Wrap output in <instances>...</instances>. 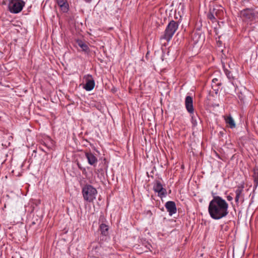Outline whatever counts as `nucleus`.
Listing matches in <instances>:
<instances>
[{
  "mask_svg": "<svg viewBox=\"0 0 258 258\" xmlns=\"http://www.w3.org/2000/svg\"><path fill=\"white\" fill-rule=\"evenodd\" d=\"M228 204L220 196H215L210 202L208 212L214 220H220L228 214Z\"/></svg>",
  "mask_w": 258,
  "mask_h": 258,
  "instance_id": "nucleus-1",
  "label": "nucleus"
},
{
  "mask_svg": "<svg viewBox=\"0 0 258 258\" xmlns=\"http://www.w3.org/2000/svg\"><path fill=\"white\" fill-rule=\"evenodd\" d=\"M82 192L84 200L89 203L94 201L97 194L96 189L89 184H86L83 187Z\"/></svg>",
  "mask_w": 258,
  "mask_h": 258,
  "instance_id": "nucleus-2",
  "label": "nucleus"
},
{
  "mask_svg": "<svg viewBox=\"0 0 258 258\" xmlns=\"http://www.w3.org/2000/svg\"><path fill=\"white\" fill-rule=\"evenodd\" d=\"M179 24L177 22L172 20L167 25L161 39H164L169 41L178 28Z\"/></svg>",
  "mask_w": 258,
  "mask_h": 258,
  "instance_id": "nucleus-3",
  "label": "nucleus"
},
{
  "mask_svg": "<svg viewBox=\"0 0 258 258\" xmlns=\"http://www.w3.org/2000/svg\"><path fill=\"white\" fill-rule=\"evenodd\" d=\"M25 5V3L22 0H10L8 9L11 13L17 14L22 10Z\"/></svg>",
  "mask_w": 258,
  "mask_h": 258,
  "instance_id": "nucleus-4",
  "label": "nucleus"
},
{
  "mask_svg": "<svg viewBox=\"0 0 258 258\" xmlns=\"http://www.w3.org/2000/svg\"><path fill=\"white\" fill-rule=\"evenodd\" d=\"M153 188L155 192L158 193V196L160 197H165L167 193L166 189L163 187L160 180H155Z\"/></svg>",
  "mask_w": 258,
  "mask_h": 258,
  "instance_id": "nucleus-5",
  "label": "nucleus"
},
{
  "mask_svg": "<svg viewBox=\"0 0 258 258\" xmlns=\"http://www.w3.org/2000/svg\"><path fill=\"white\" fill-rule=\"evenodd\" d=\"M240 17L245 21H252L254 20L253 10L245 9L240 12Z\"/></svg>",
  "mask_w": 258,
  "mask_h": 258,
  "instance_id": "nucleus-6",
  "label": "nucleus"
},
{
  "mask_svg": "<svg viewBox=\"0 0 258 258\" xmlns=\"http://www.w3.org/2000/svg\"><path fill=\"white\" fill-rule=\"evenodd\" d=\"M86 83L84 88L88 91H91L95 87V81L91 75H85L84 77Z\"/></svg>",
  "mask_w": 258,
  "mask_h": 258,
  "instance_id": "nucleus-7",
  "label": "nucleus"
},
{
  "mask_svg": "<svg viewBox=\"0 0 258 258\" xmlns=\"http://www.w3.org/2000/svg\"><path fill=\"white\" fill-rule=\"evenodd\" d=\"M165 207L169 213V215L172 216L176 213L177 209L175 202L173 201H168L165 203Z\"/></svg>",
  "mask_w": 258,
  "mask_h": 258,
  "instance_id": "nucleus-8",
  "label": "nucleus"
},
{
  "mask_svg": "<svg viewBox=\"0 0 258 258\" xmlns=\"http://www.w3.org/2000/svg\"><path fill=\"white\" fill-rule=\"evenodd\" d=\"M185 105L187 111L190 114H193L194 112V109L193 107V100L191 96H187L186 97L185 99Z\"/></svg>",
  "mask_w": 258,
  "mask_h": 258,
  "instance_id": "nucleus-9",
  "label": "nucleus"
},
{
  "mask_svg": "<svg viewBox=\"0 0 258 258\" xmlns=\"http://www.w3.org/2000/svg\"><path fill=\"white\" fill-rule=\"evenodd\" d=\"M85 157L87 159L88 163L93 166H95L97 163V157L91 152H86Z\"/></svg>",
  "mask_w": 258,
  "mask_h": 258,
  "instance_id": "nucleus-10",
  "label": "nucleus"
},
{
  "mask_svg": "<svg viewBox=\"0 0 258 258\" xmlns=\"http://www.w3.org/2000/svg\"><path fill=\"white\" fill-rule=\"evenodd\" d=\"M243 186H238L237 189L235 190V202L236 203H238L239 201L240 200L241 201H243Z\"/></svg>",
  "mask_w": 258,
  "mask_h": 258,
  "instance_id": "nucleus-11",
  "label": "nucleus"
},
{
  "mask_svg": "<svg viewBox=\"0 0 258 258\" xmlns=\"http://www.w3.org/2000/svg\"><path fill=\"white\" fill-rule=\"evenodd\" d=\"M225 121L227 124H228L231 128H233L235 127V123L234 119L231 115L225 116Z\"/></svg>",
  "mask_w": 258,
  "mask_h": 258,
  "instance_id": "nucleus-12",
  "label": "nucleus"
},
{
  "mask_svg": "<svg viewBox=\"0 0 258 258\" xmlns=\"http://www.w3.org/2000/svg\"><path fill=\"white\" fill-rule=\"evenodd\" d=\"M99 229L101 231V233L106 236L108 233V226L105 224H101L99 226Z\"/></svg>",
  "mask_w": 258,
  "mask_h": 258,
  "instance_id": "nucleus-13",
  "label": "nucleus"
},
{
  "mask_svg": "<svg viewBox=\"0 0 258 258\" xmlns=\"http://www.w3.org/2000/svg\"><path fill=\"white\" fill-rule=\"evenodd\" d=\"M223 68L224 73L228 79L230 80V82L233 81L234 80V77L233 76L231 71H229L227 68H226L225 65H223Z\"/></svg>",
  "mask_w": 258,
  "mask_h": 258,
  "instance_id": "nucleus-14",
  "label": "nucleus"
},
{
  "mask_svg": "<svg viewBox=\"0 0 258 258\" xmlns=\"http://www.w3.org/2000/svg\"><path fill=\"white\" fill-rule=\"evenodd\" d=\"M253 177L254 180V186L256 188L258 185V168L253 169Z\"/></svg>",
  "mask_w": 258,
  "mask_h": 258,
  "instance_id": "nucleus-15",
  "label": "nucleus"
},
{
  "mask_svg": "<svg viewBox=\"0 0 258 258\" xmlns=\"http://www.w3.org/2000/svg\"><path fill=\"white\" fill-rule=\"evenodd\" d=\"M212 10H214L215 17L220 19L223 14V11L222 10H218L215 8H213Z\"/></svg>",
  "mask_w": 258,
  "mask_h": 258,
  "instance_id": "nucleus-16",
  "label": "nucleus"
},
{
  "mask_svg": "<svg viewBox=\"0 0 258 258\" xmlns=\"http://www.w3.org/2000/svg\"><path fill=\"white\" fill-rule=\"evenodd\" d=\"M214 13V10H210V11L208 15V18L212 21L216 20Z\"/></svg>",
  "mask_w": 258,
  "mask_h": 258,
  "instance_id": "nucleus-17",
  "label": "nucleus"
},
{
  "mask_svg": "<svg viewBox=\"0 0 258 258\" xmlns=\"http://www.w3.org/2000/svg\"><path fill=\"white\" fill-rule=\"evenodd\" d=\"M57 4L62 11L64 9V0H56Z\"/></svg>",
  "mask_w": 258,
  "mask_h": 258,
  "instance_id": "nucleus-18",
  "label": "nucleus"
},
{
  "mask_svg": "<svg viewBox=\"0 0 258 258\" xmlns=\"http://www.w3.org/2000/svg\"><path fill=\"white\" fill-rule=\"evenodd\" d=\"M79 46L81 47V48H82V49L84 51H86L88 50V46L85 44V43H83L82 42L79 43Z\"/></svg>",
  "mask_w": 258,
  "mask_h": 258,
  "instance_id": "nucleus-19",
  "label": "nucleus"
},
{
  "mask_svg": "<svg viewBox=\"0 0 258 258\" xmlns=\"http://www.w3.org/2000/svg\"><path fill=\"white\" fill-rule=\"evenodd\" d=\"M75 20V15L74 14H72L69 17L68 19L69 22L70 23H73Z\"/></svg>",
  "mask_w": 258,
  "mask_h": 258,
  "instance_id": "nucleus-20",
  "label": "nucleus"
},
{
  "mask_svg": "<svg viewBox=\"0 0 258 258\" xmlns=\"http://www.w3.org/2000/svg\"><path fill=\"white\" fill-rule=\"evenodd\" d=\"M191 122L194 126H196L197 124V120L194 116H191Z\"/></svg>",
  "mask_w": 258,
  "mask_h": 258,
  "instance_id": "nucleus-21",
  "label": "nucleus"
},
{
  "mask_svg": "<svg viewBox=\"0 0 258 258\" xmlns=\"http://www.w3.org/2000/svg\"><path fill=\"white\" fill-rule=\"evenodd\" d=\"M253 15L254 20L258 19V10H253Z\"/></svg>",
  "mask_w": 258,
  "mask_h": 258,
  "instance_id": "nucleus-22",
  "label": "nucleus"
},
{
  "mask_svg": "<svg viewBox=\"0 0 258 258\" xmlns=\"http://www.w3.org/2000/svg\"><path fill=\"white\" fill-rule=\"evenodd\" d=\"M50 142V145H47L45 142L44 143V144L45 145V146L48 148H51V147L53 146V143L51 141H49Z\"/></svg>",
  "mask_w": 258,
  "mask_h": 258,
  "instance_id": "nucleus-23",
  "label": "nucleus"
},
{
  "mask_svg": "<svg viewBox=\"0 0 258 258\" xmlns=\"http://www.w3.org/2000/svg\"><path fill=\"white\" fill-rule=\"evenodd\" d=\"M227 200L228 201H231L233 200V197H231V196H227Z\"/></svg>",
  "mask_w": 258,
  "mask_h": 258,
  "instance_id": "nucleus-24",
  "label": "nucleus"
},
{
  "mask_svg": "<svg viewBox=\"0 0 258 258\" xmlns=\"http://www.w3.org/2000/svg\"><path fill=\"white\" fill-rule=\"evenodd\" d=\"M65 7H66V10H69V4H68V3H67V2L66 1V6H65Z\"/></svg>",
  "mask_w": 258,
  "mask_h": 258,
  "instance_id": "nucleus-25",
  "label": "nucleus"
},
{
  "mask_svg": "<svg viewBox=\"0 0 258 258\" xmlns=\"http://www.w3.org/2000/svg\"><path fill=\"white\" fill-rule=\"evenodd\" d=\"M77 165H78V167H79L80 169H81V170H82V169L85 170V168H84L82 167V166H81V164H80L79 163H77Z\"/></svg>",
  "mask_w": 258,
  "mask_h": 258,
  "instance_id": "nucleus-26",
  "label": "nucleus"
},
{
  "mask_svg": "<svg viewBox=\"0 0 258 258\" xmlns=\"http://www.w3.org/2000/svg\"><path fill=\"white\" fill-rule=\"evenodd\" d=\"M217 81H218V79L217 78H214L212 80V82L213 83H216Z\"/></svg>",
  "mask_w": 258,
  "mask_h": 258,
  "instance_id": "nucleus-27",
  "label": "nucleus"
},
{
  "mask_svg": "<svg viewBox=\"0 0 258 258\" xmlns=\"http://www.w3.org/2000/svg\"><path fill=\"white\" fill-rule=\"evenodd\" d=\"M33 153H35V155H34V156H36L35 154H36V150H34V151H33Z\"/></svg>",
  "mask_w": 258,
  "mask_h": 258,
  "instance_id": "nucleus-28",
  "label": "nucleus"
},
{
  "mask_svg": "<svg viewBox=\"0 0 258 258\" xmlns=\"http://www.w3.org/2000/svg\"><path fill=\"white\" fill-rule=\"evenodd\" d=\"M35 224V223L34 222H32V224Z\"/></svg>",
  "mask_w": 258,
  "mask_h": 258,
  "instance_id": "nucleus-29",
  "label": "nucleus"
},
{
  "mask_svg": "<svg viewBox=\"0 0 258 258\" xmlns=\"http://www.w3.org/2000/svg\"><path fill=\"white\" fill-rule=\"evenodd\" d=\"M87 2H89L91 0H86Z\"/></svg>",
  "mask_w": 258,
  "mask_h": 258,
  "instance_id": "nucleus-30",
  "label": "nucleus"
}]
</instances>
